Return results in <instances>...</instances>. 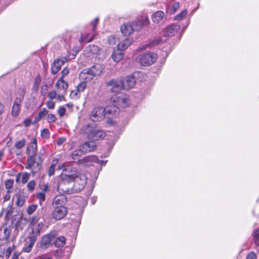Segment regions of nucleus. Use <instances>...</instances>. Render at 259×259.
<instances>
[{
    "label": "nucleus",
    "mask_w": 259,
    "mask_h": 259,
    "mask_svg": "<svg viewBox=\"0 0 259 259\" xmlns=\"http://www.w3.org/2000/svg\"><path fill=\"white\" fill-rule=\"evenodd\" d=\"M36 205H35L34 204H32V205H30V206H29V207L28 208V209H27L28 214L29 215L32 214L34 212V211L36 210Z\"/></svg>",
    "instance_id": "obj_53"
},
{
    "label": "nucleus",
    "mask_w": 259,
    "mask_h": 259,
    "mask_svg": "<svg viewBox=\"0 0 259 259\" xmlns=\"http://www.w3.org/2000/svg\"><path fill=\"white\" fill-rule=\"evenodd\" d=\"M48 113V111L45 108L41 109L38 114V116L35 117L36 121H39Z\"/></svg>",
    "instance_id": "obj_36"
},
{
    "label": "nucleus",
    "mask_w": 259,
    "mask_h": 259,
    "mask_svg": "<svg viewBox=\"0 0 259 259\" xmlns=\"http://www.w3.org/2000/svg\"><path fill=\"white\" fill-rule=\"evenodd\" d=\"M70 96L72 99H78L79 97V92L76 89L71 92Z\"/></svg>",
    "instance_id": "obj_51"
},
{
    "label": "nucleus",
    "mask_w": 259,
    "mask_h": 259,
    "mask_svg": "<svg viewBox=\"0 0 259 259\" xmlns=\"http://www.w3.org/2000/svg\"><path fill=\"white\" fill-rule=\"evenodd\" d=\"M66 109L63 107H60L58 110V114L60 117H63L64 115Z\"/></svg>",
    "instance_id": "obj_55"
},
{
    "label": "nucleus",
    "mask_w": 259,
    "mask_h": 259,
    "mask_svg": "<svg viewBox=\"0 0 259 259\" xmlns=\"http://www.w3.org/2000/svg\"><path fill=\"white\" fill-rule=\"evenodd\" d=\"M80 147L84 153H87L93 151L96 147V145L92 141V142H86Z\"/></svg>",
    "instance_id": "obj_25"
},
{
    "label": "nucleus",
    "mask_w": 259,
    "mask_h": 259,
    "mask_svg": "<svg viewBox=\"0 0 259 259\" xmlns=\"http://www.w3.org/2000/svg\"><path fill=\"white\" fill-rule=\"evenodd\" d=\"M11 192H12L11 191H7V193L4 197L5 201H8L10 199V197H11L10 193Z\"/></svg>",
    "instance_id": "obj_62"
},
{
    "label": "nucleus",
    "mask_w": 259,
    "mask_h": 259,
    "mask_svg": "<svg viewBox=\"0 0 259 259\" xmlns=\"http://www.w3.org/2000/svg\"><path fill=\"white\" fill-rule=\"evenodd\" d=\"M87 178L83 174H79L73 180V188L74 192L82 190L87 184Z\"/></svg>",
    "instance_id": "obj_9"
},
{
    "label": "nucleus",
    "mask_w": 259,
    "mask_h": 259,
    "mask_svg": "<svg viewBox=\"0 0 259 259\" xmlns=\"http://www.w3.org/2000/svg\"><path fill=\"white\" fill-rule=\"evenodd\" d=\"M46 105L49 109H54L55 107V103L52 100L48 101L46 103Z\"/></svg>",
    "instance_id": "obj_54"
},
{
    "label": "nucleus",
    "mask_w": 259,
    "mask_h": 259,
    "mask_svg": "<svg viewBox=\"0 0 259 259\" xmlns=\"http://www.w3.org/2000/svg\"><path fill=\"white\" fill-rule=\"evenodd\" d=\"M43 161L42 154H39L38 157H28L26 168L31 169L33 176L37 173L41 167Z\"/></svg>",
    "instance_id": "obj_3"
},
{
    "label": "nucleus",
    "mask_w": 259,
    "mask_h": 259,
    "mask_svg": "<svg viewBox=\"0 0 259 259\" xmlns=\"http://www.w3.org/2000/svg\"><path fill=\"white\" fill-rule=\"evenodd\" d=\"M161 41V38H158L154 39L151 42H150L149 44H146V45L143 46V49H145L147 47H151L156 46V45H158V44H159Z\"/></svg>",
    "instance_id": "obj_34"
},
{
    "label": "nucleus",
    "mask_w": 259,
    "mask_h": 259,
    "mask_svg": "<svg viewBox=\"0 0 259 259\" xmlns=\"http://www.w3.org/2000/svg\"><path fill=\"white\" fill-rule=\"evenodd\" d=\"M157 59L156 54L153 53H149L141 56L139 58V62L143 66H148L154 63Z\"/></svg>",
    "instance_id": "obj_12"
},
{
    "label": "nucleus",
    "mask_w": 259,
    "mask_h": 259,
    "mask_svg": "<svg viewBox=\"0 0 259 259\" xmlns=\"http://www.w3.org/2000/svg\"><path fill=\"white\" fill-rule=\"evenodd\" d=\"M65 141V138L61 137L59 138L56 141V143L58 145H61Z\"/></svg>",
    "instance_id": "obj_60"
},
{
    "label": "nucleus",
    "mask_w": 259,
    "mask_h": 259,
    "mask_svg": "<svg viewBox=\"0 0 259 259\" xmlns=\"http://www.w3.org/2000/svg\"><path fill=\"white\" fill-rule=\"evenodd\" d=\"M104 67L100 64H96L90 68L83 69L80 74V77L86 81H89L96 76H99L104 70Z\"/></svg>",
    "instance_id": "obj_2"
},
{
    "label": "nucleus",
    "mask_w": 259,
    "mask_h": 259,
    "mask_svg": "<svg viewBox=\"0 0 259 259\" xmlns=\"http://www.w3.org/2000/svg\"><path fill=\"white\" fill-rule=\"evenodd\" d=\"M36 197L39 200V203L41 204L45 200L46 194L44 192H40L36 194Z\"/></svg>",
    "instance_id": "obj_43"
},
{
    "label": "nucleus",
    "mask_w": 259,
    "mask_h": 259,
    "mask_svg": "<svg viewBox=\"0 0 259 259\" xmlns=\"http://www.w3.org/2000/svg\"><path fill=\"white\" fill-rule=\"evenodd\" d=\"M253 238L255 244H256L257 246H259V228L254 231Z\"/></svg>",
    "instance_id": "obj_45"
},
{
    "label": "nucleus",
    "mask_w": 259,
    "mask_h": 259,
    "mask_svg": "<svg viewBox=\"0 0 259 259\" xmlns=\"http://www.w3.org/2000/svg\"><path fill=\"white\" fill-rule=\"evenodd\" d=\"M132 39L130 38H126L121 41H119L118 44V49L120 51L125 50L132 44Z\"/></svg>",
    "instance_id": "obj_27"
},
{
    "label": "nucleus",
    "mask_w": 259,
    "mask_h": 259,
    "mask_svg": "<svg viewBox=\"0 0 259 259\" xmlns=\"http://www.w3.org/2000/svg\"><path fill=\"white\" fill-rule=\"evenodd\" d=\"M26 144V140L24 139H22L21 140L17 142L15 144V147L17 149H22Z\"/></svg>",
    "instance_id": "obj_39"
},
{
    "label": "nucleus",
    "mask_w": 259,
    "mask_h": 259,
    "mask_svg": "<svg viewBox=\"0 0 259 259\" xmlns=\"http://www.w3.org/2000/svg\"><path fill=\"white\" fill-rule=\"evenodd\" d=\"M141 72H136L132 74L125 77L123 80H122L123 89L128 90L133 88L136 82V78L140 75H142Z\"/></svg>",
    "instance_id": "obj_7"
},
{
    "label": "nucleus",
    "mask_w": 259,
    "mask_h": 259,
    "mask_svg": "<svg viewBox=\"0 0 259 259\" xmlns=\"http://www.w3.org/2000/svg\"><path fill=\"white\" fill-rule=\"evenodd\" d=\"M23 97H24V93L23 92H22V94L21 95H20L19 97H17L16 98L13 104L16 105L20 106V105L22 102V100L23 99Z\"/></svg>",
    "instance_id": "obj_44"
},
{
    "label": "nucleus",
    "mask_w": 259,
    "mask_h": 259,
    "mask_svg": "<svg viewBox=\"0 0 259 259\" xmlns=\"http://www.w3.org/2000/svg\"><path fill=\"white\" fill-rule=\"evenodd\" d=\"M121 33L126 36L131 35L134 31L131 23L123 24L120 27Z\"/></svg>",
    "instance_id": "obj_26"
},
{
    "label": "nucleus",
    "mask_w": 259,
    "mask_h": 259,
    "mask_svg": "<svg viewBox=\"0 0 259 259\" xmlns=\"http://www.w3.org/2000/svg\"><path fill=\"white\" fill-rule=\"evenodd\" d=\"M148 19L145 18L142 20H136L133 21L131 24L134 31H139L142 28V27L148 23Z\"/></svg>",
    "instance_id": "obj_19"
},
{
    "label": "nucleus",
    "mask_w": 259,
    "mask_h": 259,
    "mask_svg": "<svg viewBox=\"0 0 259 259\" xmlns=\"http://www.w3.org/2000/svg\"><path fill=\"white\" fill-rule=\"evenodd\" d=\"M89 118L93 122H98L105 118V111L101 107H95L89 114Z\"/></svg>",
    "instance_id": "obj_8"
},
{
    "label": "nucleus",
    "mask_w": 259,
    "mask_h": 259,
    "mask_svg": "<svg viewBox=\"0 0 259 259\" xmlns=\"http://www.w3.org/2000/svg\"><path fill=\"white\" fill-rule=\"evenodd\" d=\"M25 202V198L24 195H20L17 197L16 204L18 206H22L24 205Z\"/></svg>",
    "instance_id": "obj_37"
},
{
    "label": "nucleus",
    "mask_w": 259,
    "mask_h": 259,
    "mask_svg": "<svg viewBox=\"0 0 259 259\" xmlns=\"http://www.w3.org/2000/svg\"><path fill=\"white\" fill-rule=\"evenodd\" d=\"M11 230L9 227L4 226L0 228V240H7L10 235Z\"/></svg>",
    "instance_id": "obj_24"
},
{
    "label": "nucleus",
    "mask_w": 259,
    "mask_h": 259,
    "mask_svg": "<svg viewBox=\"0 0 259 259\" xmlns=\"http://www.w3.org/2000/svg\"><path fill=\"white\" fill-rule=\"evenodd\" d=\"M20 106L13 104L12 109V114L13 116H17L20 112Z\"/></svg>",
    "instance_id": "obj_38"
},
{
    "label": "nucleus",
    "mask_w": 259,
    "mask_h": 259,
    "mask_svg": "<svg viewBox=\"0 0 259 259\" xmlns=\"http://www.w3.org/2000/svg\"><path fill=\"white\" fill-rule=\"evenodd\" d=\"M187 14L186 10H184L182 11L180 13L176 15L175 17V20H181L183 17H184Z\"/></svg>",
    "instance_id": "obj_46"
},
{
    "label": "nucleus",
    "mask_w": 259,
    "mask_h": 259,
    "mask_svg": "<svg viewBox=\"0 0 259 259\" xmlns=\"http://www.w3.org/2000/svg\"><path fill=\"white\" fill-rule=\"evenodd\" d=\"M30 174L27 172H23L22 174L21 182L23 184H25L28 180Z\"/></svg>",
    "instance_id": "obj_49"
},
{
    "label": "nucleus",
    "mask_w": 259,
    "mask_h": 259,
    "mask_svg": "<svg viewBox=\"0 0 259 259\" xmlns=\"http://www.w3.org/2000/svg\"><path fill=\"white\" fill-rule=\"evenodd\" d=\"M111 101L115 104L117 107L124 108L127 106V100L125 96L122 95H114L111 98Z\"/></svg>",
    "instance_id": "obj_13"
},
{
    "label": "nucleus",
    "mask_w": 259,
    "mask_h": 259,
    "mask_svg": "<svg viewBox=\"0 0 259 259\" xmlns=\"http://www.w3.org/2000/svg\"><path fill=\"white\" fill-rule=\"evenodd\" d=\"M40 136L41 138L44 139H49L50 136V132L47 128H44L41 131Z\"/></svg>",
    "instance_id": "obj_41"
},
{
    "label": "nucleus",
    "mask_w": 259,
    "mask_h": 259,
    "mask_svg": "<svg viewBox=\"0 0 259 259\" xmlns=\"http://www.w3.org/2000/svg\"><path fill=\"white\" fill-rule=\"evenodd\" d=\"M37 259H53L52 257L48 256L46 255H42L38 256Z\"/></svg>",
    "instance_id": "obj_64"
},
{
    "label": "nucleus",
    "mask_w": 259,
    "mask_h": 259,
    "mask_svg": "<svg viewBox=\"0 0 259 259\" xmlns=\"http://www.w3.org/2000/svg\"><path fill=\"white\" fill-rule=\"evenodd\" d=\"M56 118L54 114H49L47 116V120L49 123L54 122L56 121Z\"/></svg>",
    "instance_id": "obj_52"
},
{
    "label": "nucleus",
    "mask_w": 259,
    "mask_h": 259,
    "mask_svg": "<svg viewBox=\"0 0 259 259\" xmlns=\"http://www.w3.org/2000/svg\"><path fill=\"white\" fill-rule=\"evenodd\" d=\"M98 18H96L92 22V25H93V30H95V28L96 27V26L98 23Z\"/></svg>",
    "instance_id": "obj_61"
},
{
    "label": "nucleus",
    "mask_w": 259,
    "mask_h": 259,
    "mask_svg": "<svg viewBox=\"0 0 259 259\" xmlns=\"http://www.w3.org/2000/svg\"><path fill=\"white\" fill-rule=\"evenodd\" d=\"M80 133L93 141L102 140L106 136L104 131L99 129L94 124L89 123H84L81 126Z\"/></svg>",
    "instance_id": "obj_1"
},
{
    "label": "nucleus",
    "mask_w": 259,
    "mask_h": 259,
    "mask_svg": "<svg viewBox=\"0 0 259 259\" xmlns=\"http://www.w3.org/2000/svg\"><path fill=\"white\" fill-rule=\"evenodd\" d=\"M119 38L117 36L111 35L108 38V44L111 46L117 45L119 44Z\"/></svg>",
    "instance_id": "obj_31"
},
{
    "label": "nucleus",
    "mask_w": 259,
    "mask_h": 259,
    "mask_svg": "<svg viewBox=\"0 0 259 259\" xmlns=\"http://www.w3.org/2000/svg\"><path fill=\"white\" fill-rule=\"evenodd\" d=\"M86 88V83L84 81L80 82L77 87L76 90L80 93L83 92Z\"/></svg>",
    "instance_id": "obj_48"
},
{
    "label": "nucleus",
    "mask_w": 259,
    "mask_h": 259,
    "mask_svg": "<svg viewBox=\"0 0 259 259\" xmlns=\"http://www.w3.org/2000/svg\"><path fill=\"white\" fill-rule=\"evenodd\" d=\"M20 255V253L18 252H15L12 255L11 259H18Z\"/></svg>",
    "instance_id": "obj_63"
},
{
    "label": "nucleus",
    "mask_w": 259,
    "mask_h": 259,
    "mask_svg": "<svg viewBox=\"0 0 259 259\" xmlns=\"http://www.w3.org/2000/svg\"><path fill=\"white\" fill-rule=\"evenodd\" d=\"M105 111V115L108 114L110 115H116L119 112L118 107L115 104L113 105H109L104 108Z\"/></svg>",
    "instance_id": "obj_22"
},
{
    "label": "nucleus",
    "mask_w": 259,
    "mask_h": 259,
    "mask_svg": "<svg viewBox=\"0 0 259 259\" xmlns=\"http://www.w3.org/2000/svg\"><path fill=\"white\" fill-rule=\"evenodd\" d=\"M83 153H84V152L82 150L80 147H79V149L75 150L72 152V153L71 154V156L72 158L74 160L79 159V158L81 156H82Z\"/></svg>",
    "instance_id": "obj_30"
},
{
    "label": "nucleus",
    "mask_w": 259,
    "mask_h": 259,
    "mask_svg": "<svg viewBox=\"0 0 259 259\" xmlns=\"http://www.w3.org/2000/svg\"><path fill=\"white\" fill-rule=\"evenodd\" d=\"M56 87L57 88V91L62 92V94H65L68 89V83L65 81L62 77H60L56 83Z\"/></svg>",
    "instance_id": "obj_20"
},
{
    "label": "nucleus",
    "mask_w": 259,
    "mask_h": 259,
    "mask_svg": "<svg viewBox=\"0 0 259 259\" xmlns=\"http://www.w3.org/2000/svg\"><path fill=\"white\" fill-rule=\"evenodd\" d=\"M164 16L163 12L158 11L154 13L152 15V19L154 22L158 23L161 21Z\"/></svg>",
    "instance_id": "obj_28"
},
{
    "label": "nucleus",
    "mask_w": 259,
    "mask_h": 259,
    "mask_svg": "<svg viewBox=\"0 0 259 259\" xmlns=\"http://www.w3.org/2000/svg\"><path fill=\"white\" fill-rule=\"evenodd\" d=\"M12 251V248L11 247H9L7 248L6 253H5V257L7 258H9L11 254Z\"/></svg>",
    "instance_id": "obj_58"
},
{
    "label": "nucleus",
    "mask_w": 259,
    "mask_h": 259,
    "mask_svg": "<svg viewBox=\"0 0 259 259\" xmlns=\"http://www.w3.org/2000/svg\"><path fill=\"white\" fill-rule=\"evenodd\" d=\"M35 187V183L33 180L30 181L27 185V188L30 192L34 190Z\"/></svg>",
    "instance_id": "obj_47"
},
{
    "label": "nucleus",
    "mask_w": 259,
    "mask_h": 259,
    "mask_svg": "<svg viewBox=\"0 0 259 259\" xmlns=\"http://www.w3.org/2000/svg\"><path fill=\"white\" fill-rule=\"evenodd\" d=\"M67 61L68 59L66 57H62L55 60L52 65L51 73L53 74L57 73L60 70L61 66Z\"/></svg>",
    "instance_id": "obj_14"
},
{
    "label": "nucleus",
    "mask_w": 259,
    "mask_h": 259,
    "mask_svg": "<svg viewBox=\"0 0 259 259\" xmlns=\"http://www.w3.org/2000/svg\"><path fill=\"white\" fill-rule=\"evenodd\" d=\"M87 49V51H89L93 55L98 54L100 51V49L95 45H90Z\"/></svg>",
    "instance_id": "obj_33"
},
{
    "label": "nucleus",
    "mask_w": 259,
    "mask_h": 259,
    "mask_svg": "<svg viewBox=\"0 0 259 259\" xmlns=\"http://www.w3.org/2000/svg\"><path fill=\"white\" fill-rule=\"evenodd\" d=\"M57 235L56 231H54L43 236L40 241V247L44 249H47L51 244H54Z\"/></svg>",
    "instance_id": "obj_10"
},
{
    "label": "nucleus",
    "mask_w": 259,
    "mask_h": 259,
    "mask_svg": "<svg viewBox=\"0 0 259 259\" xmlns=\"http://www.w3.org/2000/svg\"><path fill=\"white\" fill-rule=\"evenodd\" d=\"M67 212L68 208L66 206L53 207L51 216L54 220L59 221L64 219L67 215Z\"/></svg>",
    "instance_id": "obj_11"
},
{
    "label": "nucleus",
    "mask_w": 259,
    "mask_h": 259,
    "mask_svg": "<svg viewBox=\"0 0 259 259\" xmlns=\"http://www.w3.org/2000/svg\"><path fill=\"white\" fill-rule=\"evenodd\" d=\"M67 202V199L65 196L63 195H58L53 198L52 205L53 207L65 206Z\"/></svg>",
    "instance_id": "obj_16"
},
{
    "label": "nucleus",
    "mask_w": 259,
    "mask_h": 259,
    "mask_svg": "<svg viewBox=\"0 0 259 259\" xmlns=\"http://www.w3.org/2000/svg\"><path fill=\"white\" fill-rule=\"evenodd\" d=\"M14 185V180L12 179H9L5 182V187L7 191H12L13 187Z\"/></svg>",
    "instance_id": "obj_35"
},
{
    "label": "nucleus",
    "mask_w": 259,
    "mask_h": 259,
    "mask_svg": "<svg viewBox=\"0 0 259 259\" xmlns=\"http://www.w3.org/2000/svg\"><path fill=\"white\" fill-rule=\"evenodd\" d=\"M88 36L89 34H86L85 35H82L79 39V42L80 43H82L85 41H87L89 42L92 41L94 39V35H93L91 37H90L89 39H87Z\"/></svg>",
    "instance_id": "obj_42"
},
{
    "label": "nucleus",
    "mask_w": 259,
    "mask_h": 259,
    "mask_svg": "<svg viewBox=\"0 0 259 259\" xmlns=\"http://www.w3.org/2000/svg\"><path fill=\"white\" fill-rule=\"evenodd\" d=\"M28 241L26 243L25 246L23 248V250L27 253L30 252L34 245V243L36 241L35 237L29 236Z\"/></svg>",
    "instance_id": "obj_23"
},
{
    "label": "nucleus",
    "mask_w": 259,
    "mask_h": 259,
    "mask_svg": "<svg viewBox=\"0 0 259 259\" xmlns=\"http://www.w3.org/2000/svg\"><path fill=\"white\" fill-rule=\"evenodd\" d=\"M61 180L58 184V190L59 193L70 194L74 192L73 188V182L67 179L66 175L60 176Z\"/></svg>",
    "instance_id": "obj_5"
},
{
    "label": "nucleus",
    "mask_w": 259,
    "mask_h": 259,
    "mask_svg": "<svg viewBox=\"0 0 259 259\" xmlns=\"http://www.w3.org/2000/svg\"><path fill=\"white\" fill-rule=\"evenodd\" d=\"M58 168L63 170V172L60 176L66 175L67 179L72 182L74 179L79 174L76 167L70 165L68 163L59 164Z\"/></svg>",
    "instance_id": "obj_4"
},
{
    "label": "nucleus",
    "mask_w": 259,
    "mask_h": 259,
    "mask_svg": "<svg viewBox=\"0 0 259 259\" xmlns=\"http://www.w3.org/2000/svg\"><path fill=\"white\" fill-rule=\"evenodd\" d=\"M180 7V4L178 2L174 3L169 10L170 14H175Z\"/></svg>",
    "instance_id": "obj_40"
},
{
    "label": "nucleus",
    "mask_w": 259,
    "mask_h": 259,
    "mask_svg": "<svg viewBox=\"0 0 259 259\" xmlns=\"http://www.w3.org/2000/svg\"><path fill=\"white\" fill-rule=\"evenodd\" d=\"M112 58L115 62H118L122 59L123 54L119 51H114L112 55Z\"/></svg>",
    "instance_id": "obj_32"
},
{
    "label": "nucleus",
    "mask_w": 259,
    "mask_h": 259,
    "mask_svg": "<svg viewBox=\"0 0 259 259\" xmlns=\"http://www.w3.org/2000/svg\"><path fill=\"white\" fill-rule=\"evenodd\" d=\"M180 26L177 25H171L166 27L164 31V36L170 37L174 36L179 30Z\"/></svg>",
    "instance_id": "obj_17"
},
{
    "label": "nucleus",
    "mask_w": 259,
    "mask_h": 259,
    "mask_svg": "<svg viewBox=\"0 0 259 259\" xmlns=\"http://www.w3.org/2000/svg\"><path fill=\"white\" fill-rule=\"evenodd\" d=\"M246 259H256V254L253 252H251L247 255Z\"/></svg>",
    "instance_id": "obj_59"
},
{
    "label": "nucleus",
    "mask_w": 259,
    "mask_h": 259,
    "mask_svg": "<svg viewBox=\"0 0 259 259\" xmlns=\"http://www.w3.org/2000/svg\"><path fill=\"white\" fill-rule=\"evenodd\" d=\"M79 163H84L87 165H89L92 163H100L101 161H100L98 157L94 155L88 156L81 159L78 160Z\"/></svg>",
    "instance_id": "obj_18"
},
{
    "label": "nucleus",
    "mask_w": 259,
    "mask_h": 259,
    "mask_svg": "<svg viewBox=\"0 0 259 259\" xmlns=\"http://www.w3.org/2000/svg\"><path fill=\"white\" fill-rule=\"evenodd\" d=\"M39 218L35 215L34 216L30 222V227L32 229V235L30 236L35 237L38 236L40 232L42 231L44 228V223L42 222H39Z\"/></svg>",
    "instance_id": "obj_6"
},
{
    "label": "nucleus",
    "mask_w": 259,
    "mask_h": 259,
    "mask_svg": "<svg viewBox=\"0 0 259 259\" xmlns=\"http://www.w3.org/2000/svg\"><path fill=\"white\" fill-rule=\"evenodd\" d=\"M36 150L37 140L35 138H33L31 140V145L27 149L28 157H34Z\"/></svg>",
    "instance_id": "obj_21"
},
{
    "label": "nucleus",
    "mask_w": 259,
    "mask_h": 259,
    "mask_svg": "<svg viewBox=\"0 0 259 259\" xmlns=\"http://www.w3.org/2000/svg\"><path fill=\"white\" fill-rule=\"evenodd\" d=\"M69 72V70L68 68H64L61 72L62 76L61 77H62V79H64V77L65 76H66L67 74H68Z\"/></svg>",
    "instance_id": "obj_56"
},
{
    "label": "nucleus",
    "mask_w": 259,
    "mask_h": 259,
    "mask_svg": "<svg viewBox=\"0 0 259 259\" xmlns=\"http://www.w3.org/2000/svg\"><path fill=\"white\" fill-rule=\"evenodd\" d=\"M122 80H111L107 82L108 86H111L110 91L112 93H117L123 89Z\"/></svg>",
    "instance_id": "obj_15"
},
{
    "label": "nucleus",
    "mask_w": 259,
    "mask_h": 259,
    "mask_svg": "<svg viewBox=\"0 0 259 259\" xmlns=\"http://www.w3.org/2000/svg\"><path fill=\"white\" fill-rule=\"evenodd\" d=\"M66 242V238L64 236H60L55 238L54 244L56 247H63Z\"/></svg>",
    "instance_id": "obj_29"
},
{
    "label": "nucleus",
    "mask_w": 259,
    "mask_h": 259,
    "mask_svg": "<svg viewBox=\"0 0 259 259\" xmlns=\"http://www.w3.org/2000/svg\"><path fill=\"white\" fill-rule=\"evenodd\" d=\"M57 93L55 91H53L48 94V97L51 100L55 99L56 97Z\"/></svg>",
    "instance_id": "obj_57"
},
{
    "label": "nucleus",
    "mask_w": 259,
    "mask_h": 259,
    "mask_svg": "<svg viewBox=\"0 0 259 259\" xmlns=\"http://www.w3.org/2000/svg\"><path fill=\"white\" fill-rule=\"evenodd\" d=\"M57 163V161H55L54 160L52 162V165L50 166L49 170V175L50 176H52L54 175L55 172V166L56 163Z\"/></svg>",
    "instance_id": "obj_50"
}]
</instances>
